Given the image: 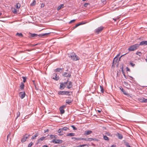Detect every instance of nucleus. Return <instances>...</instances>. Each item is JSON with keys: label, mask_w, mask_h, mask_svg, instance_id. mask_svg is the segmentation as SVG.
<instances>
[{"label": "nucleus", "mask_w": 147, "mask_h": 147, "mask_svg": "<svg viewBox=\"0 0 147 147\" xmlns=\"http://www.w3.org/2000/svg\"><path fill=\"white\" fill-rule=\"evenodd\" d=\"M67 84H68L67 88L68 89H70V88L72 87V83L70 81H68V83H67Z\"/></svg>", "instance_id": "9d476101"}, {"label": "nucleus", "mask_w": 147, "mask_h": 147, "mask_svg": "<svg viewBox=\"0 0 147 147\" xmlns=\"http://www.w3.org/2000/svg\"><path fill=\"white\" fill-rule=\"evenodd\" d=\"M38 134L37 133L34 136H32V139H35L36 137L38 136Z\"/></svg>", "instance_id": "5701e85b"}, {"label": "nucleus", "mask_w": 147, "mask_h": 147, "mask_svg": "<svg viewBox=\"0 0 147 147\" xmlns=\"http://www.w3.org/2000/svg\"><path fill=\"white\" fill-rule=\"evenodd\" d=\"M123 83H124V84H125V85H126V86H128V85L129 86V84H128L127 82H126L125 81Z\"/></svg>", "instance_id": "a18cd8bd"}, {"label": "nucleus", "mask_w": 147, "mask_h": 147, "mask_svg": "<svg viewBox=\"0 0 147 147\" xmlns=\"http://www.w3.org/2000/svg\"><path fill=\"white\" fill-rule=\"evenodd\" d=\"M51 77L53 79L56 81L58 80L59 79V77L57 76V74L56 73H54Z\"/></svg>", "instance_id": "6e6552de"}, {"label": "nucleus", "mask_w": 147, "mask_h": 147, "mask_svg": "<svg viewBox=\"0 0 147 147\" xmlns=\"http://www.w3.org/2000/svg\"><path fill=\"white\" fill-rule=\"evenodd\" d=\"M71 127H72L73 128V129L74 130L77 129V128L74 125H71Z\"/></svg>", "instance_id": "79ce46f5"}, {"label": "nucleus", "mask_w": 147, "mask_h": 147, "mask_svg": "<svg viewBox=\"0 0 147 147\" xmlns=\"http://www.w3.org/2000/svg\"><path fill=\"white\" fill-rule=\"evenodd\" d=\"M20 7V3H18L16 5V8L17 9H19Z\"/></svg>", "instance_id": "7c9ffc66"}, {"label": "nucleus", "mask_w": 147, "mask_h": 147, "mask_svg": "<svg viewBox=\"0 0 147 147\" xmlns=\"http://www.w3.org/2000/svg\"><path fill=\"white\" fill-rule=\"evenodd\" d=\"M33 144V143L32 142H31L28 145V147H31V146Z\"/></svg>", "instance_id": "58836bf2"}, {"label": "nucleus", "mask_w": 147, "mask_h": 147, "mask_svg": "<svg viewBox=\"0 0 147 147\" xmlns=\"http://www.w3.org/2000/svg\"><path fill=\"white\" fill-rule=\"evenodd\" d=\"M9 136H10V134H8L7 135V140L8 139V137H9Z\"/></svg>", "instance_id": "338daca9"}, {"label": "nucleus", "mask_w": 147, "mask_h": 147, "mask_svg": "<svg viewBox=\"0 0 147 147\" xmlns=\"http://www.w3.org/2000/svg\"><path fill=\"white\" fill-rule=\"evenodd\" d=\"M81 147H84L85 146H87V147H88V145H86V144H83V145H81Z\"/></svg>", "instance_id": "8fccbe9b"}, {"label": "nucleus", "mask_w": 147, "mask_h": 147, "mask_svg": "<svg viewBox=\"0 0 147 147\" xmlns=\"http://www.w3.org/2000/svg\"><path fill=\"white\" fill-rule=\"evenodd\" d=\"M73 100V99H71V98H70L69 99H67L66 100V103L68 104H69L70 103H71Z\"/></svg>", "instance_id": "2eb2a0df"}, {"label": "nucleus", "mask_w": 147, "mask_h": 147, "mask_svg": "<svg viewBox=\"0 0 147 147\" xmlns=\"http://www.w3.org/2000/svg\"><path fill=\"white\" fill-rule=\"evenodd\" d=\"M121 71L122 72V73L123 75L124 74H125L124 70L123 69V67H122V69L121 70Z\"/></svg>", "instance_id": "4d7b16f0"}, {"label": "nucleus", "mask_w": 147, "mask_h": 147, "mask_svg": "<svg viewBox=\"0 0 147 147\" xmlns=\"http://www.w3.org/2000/svg\"><path fill=\"white\" fill-rule=\"evenodd\" d=\"M117 57H116L113 60V64L115 62H116L117 61Z\"/></svg>", "instance_id": "c9c22d12"}, {"label": "nucleus", "mask_w": 147, "mask_h": 147, "mask_svg": "<svg viewBox=\"0 0 147 147\" xmlns=\"http://www.w3.org/2000/svg\"><path fill=\"white\" fill-rule=\"evenodd\" d=\"M102 1L103 3L104 4H106V1Z\"/></svg>", "instance_id": "13d9d810"}, {"label": "nucleus", "mask_w": 147, "mask_h": 147, "mask_svg": "<svg viewBox=\"0 0 147 147\" xmlns=\"http://www.w3.org/2000/svg\"><path fill=\"white\" fill-rule=\"evenodd\" d=\"M17 116L16 118L17 119L20 115V113L19 111H18L17 113Z\"/></svg>", "instance_id": "ea45409f"}, {"label": "nucleus", "mask_w": 147, "mask_h": 147, "mask_svg": "<svg viewBox=\"0 0 147 147\" xmlns=\"http://www.w3.org/2000/svg\"><path fill=\"white\" fill-rule=\"evenodd\" d=\"M22 78L23 80V81L24 82H26L27 77H22Z\"/></svg>", "instance_id": "473e14b6"}, {"label": "nucleus", "mask_w": 147, "mask_h": 147, "mask_svg": "<svg viewBox=\"0 0 147 147\" xmlns=\"http://www.w3.org/2000/svg\"><path fill=\"white\" fill-rule=\"evenodd\" d=\"M89 4L88 3H85L84 5V6L85 7H86Z\"/></svg>", "instance_id": "de8ad7c7"}, {"label": "nucleus", "mask_w": 147, "mask_h": 147, "mask_svg": "<svg viewBox=\"0 0 147 147\" xmlns=\"http://www.w3.org/2000/svg\"><path fill=\"white\" fill-rule=\"evenodd\" d=\"M84 24V23H79L77 24L75 26H74V27H73V30L76 28H77V27L78 26H79L80 25H82Z\"/></svg>", "instance_id": "6ab92c4d"}, {"label": "nucleus", "mask_w": 147, "mask_h": 147, "mask_svg": "<svg viewBox=\"0 0 147 147\" xmlns=\"http://www.w3.org/2000/svg\"><path fill=\"white\" fill-rule=\"evenodd\" d=\"M119 88L120 90H121V91L123 92V93L125 95H127V94L126 92L123 89V88L122 87H119Z\"/></svg>", "instance_id": "f3484780"}, {"label": "nucleus", "mask_w": 147, "mask_h": 147, "mask_svg": "<svg viewBox=\"0 0 147 147\" xmlns=\"http://www.w3.org/2000/svg\"><path fill=\"white\" fill-rule=\"evenodd\" d=\"M50 34V33H44L42 34H39L38 35L39 37H42L43 36H45L46 35H47L48 34Z\"/></svg>", "instance_id": "a211bd4d"}, {"label": "nucleus", "mask_w": 147, "mask_h": 147, "mask_svg": "<svg viewBox=\"0 0 147 147\" xmlns=\"http://www.w3.org/2000/svg\"><path fill=\"white\" fill-rule=\"evenodd\" d=\"M116 136L120 139H121L123 138L122 135L118 133H117V134H116Z\"/></svg>", "instance_id": "ddd939ff"}, {"label": "nucleus", "mask_w": 147, "mask_h": 147, "mask_svg": "<svg viewBox=\"0 0 147 147\" xmlns=\"http://www.w3.org/2000/svg\"><path fill=\"white\" fill-rule=\"evenodd\" d=\"M16 36H18L20 37H22L23 36V35L21 33H17L16 34Z\"/></svg>", "instance_id": "bb28decb"}, {"label": "nucleus", "mask_w": 147, "mask_h": 147, "mask_svg": "<svg viewBox=\"0 0 147 147\" xmlns=\"http://www.w3.org/2000/svg\"><path fill=\"white\" fill-rule=\"evenodd\" d=\"M64 7V5L63 4H61L58 6L57 8V10H59L63 8Z\"/></svg>", "instance_id": "4be33fe9"}, {"label": "nucleus", "mask_w": 147, "mask_h": 147, "mask_svg": "<svg viewBox=\"0 0 147 147\" xmlns=\"http://www.w3.org/2000/svg\"><path fill=\"white\" fill-rule=\"evenodd\" d=\"M36 3V1L35 0L33 1V2L31 4V5H34Z\"/></svg>", "instance_id": "37998d69"}, {"label": "nucleus", "mask_w": 147, "mask_h": 147, "mask_svg": "<svg viewBox=\"0 0 147 147\" xmlns=\"http://www.w3.org/2000/svg\"><path fill=\"white\" fill-rule=\"evenodd\" d=\"M136 54L139 55V56H140L142 55V53L140 52H137L136 53Z\"/></svg>", "instance_id": "a19ab883"}, {"label": "nucleus", "mask_w": 147, "mask_h": 147, "mask_svg": "<svg viewBox=\"0 0 147 147\" xmlns=\"http://www.w3.org/2000/svg\"><path fill=\"white\" fill-rule=\"evenodd\" d=\"M30 36L32 37H38L39 35L34 33H30Z\"/></svg>", "instance_id": "aec40b11"}, {"label": "nucleus", "mask_w": 147, "mask_h": 147, "mask_svg": "<svg viewBox=\"0 0 147 147\" xmlns=\"http://www.w3.org/2000/svg\"><path fill=\"white\" fill-rule=\"evenodd\" d=\"M92 133V131L91 130L86 131L84 132V135L85 136H87L90 134Z\"/></svg>", "instance_id": "9b49d317"}, {"label": "nucleus", "mask_w": 147, "mask_h": 147, "mask_svg": "<svg viewBox=\"0 0 147 147\" xmlns=\"http://www.w3.org/2000/svg\"><path fill=\"white\" fill-rule=\"evenodd\" d=\"M24 86V84L23 82H21V85L20 86V88L22 90H23Z\"/></svg>", "instance_id": "b1692460"}, {"label": "nucleus", "mask_w": 147, "mask_h": 147, "mask_svg": "<svg viewBox=\"0 0 147 147\" xmlns=\"http://www.w3.org/2000/svg\"><path fill=\"white\" fill-rule=\"evenodd\" d=\"M68 82V79L67 80V82H64V83H60V89L61 90H63L65 87L67 83Z\"/></svg>", "instance_id": "7ed1b4c3"}, {"label": "nucleus", "mask_w": 147, "mask_h": 147, "mask_svg": "<svg viewBox=\"0 0 147 147\" xmlns=\"http://www.w3.org/2000/svg\"><path fill=\"white\" fill-rule=\"evenodd\" d=\"M51 142H53L54 143L56 144H61L62 143L63 141L61 140L54 139H53L52 141Z\"/></svg>", "instance_id": "423d86ee"}, {"label": "nucleus", "mask_w": 147, "mask_h": 147, "mask_svg": "<svg viewBox=\"0 0 147 147\" xmlns=\"http://www.w3.org/2000/svg\"><path fill=\"white\" fill-rule=\"evenodd\" d=\"M144 102L147 103V99H145L144 98Z\"/></svg>", "instance_id": "603ef678"}, {"label": "nucleus", "mask_w": 147, "mask_h": 147, "mask_svg": "<svg viewBox=\"0 0 147 147\" xmlns=\"http://www.w3.org/2000/svg\"><path fill=\"white\" fill-rule=\"evenodd\" d=\"M129 77H130V78H129V79L131 80H132L133 79V78L131 76H129Z\"/></svg>", "instance_id": "680f3d73"}, {"label": "nucleus", "mask_w": 147, "mask_h": 147, "mask_svg": "<svg viewBox=\"0 0 147 147\" xmlns=\"http://www.w3.org/2000/svg\"><path fill=\"white\" fill-rule=\"evenodd\" d=\"M83 138H76V140L78 141H80L83 140Z\"/></svg>", "instance_id": "f704fd0d"}, {"label": "nucleus", "mask_w": 147, "mask_h": 147, "mask_svg": "<svg viewBox=\"0 0 147 147\" xmlns=\"http://www.w3.org/2000/svg\"><path fill=\"white\" fill-rule=\"evenodd\" d=\"M144 98H141L139 99V101L142 102H144Z\"/></svg>", "instance_id": "e433bc0d"}, {"label": "nucleus", "mask_w": 147, "mask_h": 147, "mask_svg": "<svg viewBox=\"0 0 147 147\" xmlns=\"http://www.w3.org/2000/svg\"><path fill=\"white\" fill-rule=\"evenodd\" d=\"M126 69H127V71H130V69L128 68V67H126Z\"/></svg>", "instance_id": "bf43d9fd"}, {"label": "nucleus", "mask_w": 147, "mask_h": 147, "mask_svg": "<svg viewBox=\"0 0 147 147\" xmlns=\"http://www.w3.org/2000/svg\"><path fill=\"white\" fill-rule=\"evenodd\" d=\"M58 132L60 134H59L60 135H63L64 133L62 129H59L58 130Z\"/></svg>", "instance_id": "dca6fc26"}, {"label": "nucleus", "mask_w": 147, "mask_h": 147, "mask_svg": "<svg viewBox=\"0 0 147 147\" xmlns=\"http://www.w3.org/2000/svg\"><path fill=\"white\" fill-rule=\"evenodd\" d=\"M45 138V137H41L40 138H39L38 140V142H40L42 141L43 140H44Z\"/></svg>", "instance_id": "cd10ccee"}, {"label": "nucleus", "mask_w": 147, "mask_h": 147, "mask_svg": "<svg viewBox=\"0 0 147 147\" xmlns=\"http://www.w3.org/2000/svg\"><path fill=\"white\" fill-rule=\"evenodd\" d=\"M93 140V138H88V141H92Z\"/></svg>", "instance_id": "49530a36"}, {"label": "nucleus", "mask_w": 147, "mask_h": 147, "mask_svg": "<svg viewBox=\"0 0 147 147\" xmlns=\"http://www.w3.org/2000/svg\"><path fill=\"white\" fill-rule=\"evenodd\" d=\"M25 93L24 91L23 92H21L19 93V95L21 99H23L25 97Z\"/></svg>", "instance_id": "1a4fd4ad"}, {"label": "nucleus", "mask_w": 147, "mask_h": 147, "mask_svg": "<svg viewBox=\"0 0 147 147\" xmlns=\"http://www.w3.org/2000/svg\"><path fill=\"white\" fill-rule=\"evenodd\" d=\"M104 28V27L102 26H100V27H98L95 30V33L97 34H99L100 32L102 31Z\"/></svg>", "instance_id": "20e7f679"}, {"label": "nucleus", "mask_w": 147, "mask_h": 147, "mask_svg": "<svg viewBox=\"0 0 147 147\" xmlns=\"http://www.w3.org/2000/svg\"><path fill=\"white\" fill-rule=\"evenodd\" d=\"M129 64L131 65V66L133 67H134L135 65V64L133 63L131 61L130 62Z\"/></svg>", "instance_id": "4c0bfd02"}, {"label": "nucleus", "mask_w": 147, "mask_h": 147, "mask_svg": "<svg viewBox=\"0 0 147 147\" xmlns=\"http://www.w3.org/2000/svg\"><path fill=\"white\" fill-rule=\"evenodd\" d=\"M58 94L59 95H70L72 94V92H68L67 91H59L58 92Z\"/></svg>", "instance_id": "f03ea898"}, {"label": "nucleus", "mask_w": 147, "mask_h": 147, "mask_svg": "<svg viewBox=\"0 0 147 147\" xmlns=\"http://www.w3.org/2000/svg\"><path fill=\"white\" fill-rule=\"evenodd\" d=\"M75 136V134L73 133H71L67 134L66 136Z\"/></svg>", "instance_id": "412c9836"}, {"label": "nucleus", "mask_w": 147, "mask_h": 147, "mask_svg": "<svg viewBox=\"0 0 147 147\" xmlns=\"http://www.w3.org/2000/svg\"><path fill=\"white\" fill-rule=\"evenodd\" d=\"M60 112L61 114L64 113L65 112V111L63 108H60Z\"/></svg>", "instance_id": "393cba45"}, {"label": "nucleus", "mask_w": 147, "mask_h": 147, "mask_svg": "<svg viewBox=\"0 0 147 147\" xmlns=\"http://www.w3.org/2000/svg\"><path fill=\"white\" fill-rule=\"evenodd\" d=\"M68 129L69 128L66 127H64L62 128V129L63 131H67Z\"/></svg>", "instance_id": "72a5a7b5"}, {"label": "nucleus", "mask_w": 147, "mask_h": 147, "mask_svg": "<svg viewBox=\"0 0 147 147\" xmlns=\"http://www.w3.org/2000/svg\"><path fill=\"white\" fill-rule=\"evenodd\" d=\"M76 138L75 137H72L71 138V139L73 140H74V141L76 140Z\"/></svg>", "instance_id": "052dcab7"}, {"label": "nucleus", "mask_w": 147, "mask_h": 147, "mask_svg": "<svg viewBox=\"0 0 147 147\" xmlns=\"http://www.w3.org/2000/svg\"><path fill=\"white\" fill-rule=\"evenodd\" d=\"M62 71V69L60 68H58L56 69H55L54 70V71L55 72H61Z\"/></svg>", "instance_id": "4468645a"}, {"label": "nucleus", "mask_w": 147, "mask_h": 147, "mask_svg": "<svg viewBox=\"0 0 147 147\" xmlns=\"http://www.w3.org/2000/svg\"><path fill=\"white\" fill-rule=\"evenodd\" d=\"M103 138L105 140H109V138L106 136H104Z\"/></svg>", "instance_id": "c756f323"}, {"label": "nucleus", "mask_w": 147, "mask_h": 147, "mask_svg": "<svg viewBox=\"0 0 147 147\" xmlns=\"http://www.w3.org/2000/svg\"><path fill=\"white\" fill-rule=\"evenodd\" d=\"M100 91L102 93H103L104 92V89L103 87L102 86H100Z\"/></svg>", "instance_id": "2f4dec72"}, {"label": "nucleus", "mask_w": 147, "mask_h": 147, "mask_svg": "<svg viewBox=\"0 0 147 147\" xmlns=\"http://www.w3.org/2000/svg\"><path fill=\"white\" fill-rule=\"evenodd\" d=\"M49 131V130L48 129H47L46 130H45L44 132L45 133H46V132H48V131Z\"/></svg>", "instance_id": "69168bd1"}, {"label": "nucleus", "mask_w": 147, "mask_h": 147, "mask_svg": "<svg viewBox=\"0 0 147 147\" xmlns=\"http://www.w3.org/2000/svg\"><path fill=\"white\" fill-rule=\"evenodd\" d=\"M93 140L94 141H99V140L97 138H93Z\"/></svg>", "instance_id": "09e8293b"}, {"label": "nucleus", "mask_w": 147, "mask_h": 147, "mask_svg": "<svg viewBox=\"0 0 147 147\" xmlns=\"http://www.w3.org/2000/svg\"><path fill=\"white\" fill-rule=\"evenodd\" d=\"M139 45H147V41L144 40L140 42Z\"/></svg>", "instance_id": "f8f14e48"}, {"label": "nucleus", "mask_w": 147, "mask_h": 147, "mask_svg": "<svg viewBox=\"0 0 147 147\" xmlns=\"http://www.w3.org/2000/svg\"><path fill=\"white\" fill-rule=\"evenodd\" d=\"M125 146L127 147H131V146L129 145V143L126 142L125 144Z\"/></svg>", "instance_id": "c03bdc74"}, {"label": "nucleus", "mask_w": 147, "mask_h": 147, "mask_svg": "<svg viewBox=\"0 0 147 147\" xmlns=\"http://www.w3.org/2000/svg\"><path fill=\"white\" fill-rule=\"evenodd\" d=\"M83 140H85V141H88V139H86V138H83Z\"/></svg>", "instance_id": "e2e57ef3"}, {"label": "nucleus", "mask_w": 147, "mask_h": 147, "mask_svg": "<svg viewBox=\"0 0 147 147\" xmlns=\"http://www.w3.org/2000/svg\"><path fill=\"white\" fill-rule=\"evenodd\" d=\"M68 74V73L67 72H64L63 74L62 75L63 76L65 77H67V74Z\"/></svg>", "instance_id": "c85d7f7f"}, {"label": "nucleus", "mask_w": 147, "mask_h": 147, "mask_svg": "<svg viewBox=\"0 0 147 147\" xmlns=\"http://www.w3.org/2000/svg\"><path fill=\"white\" fill-rule=\"evenodd\" d=\"M76 21V20H71L69 22V24H70L72 22H74L75 21Z\"/></svg>", "instance_id": "3c124183"}, {"label": "nucleus", "mask_w": 147, "mask_h": 147, "mask_svg": "<svg viewBox=\"0 0 147 147\" xmlns=\"http://www.w3.org/2000/svg\"><path fill=\"white\" fill-rule=\"evenodd\" d=\"M118 19H119L118 18H117L115 19L113 18V20H114L115 21H116Z\"/></svg>", "instance_id": "0e129e2a"}, {"label": "nucleus", "mask_w": 147, "mask_h": 147, "mask_svg": "<svg viewBox=\"0 0 147 147\" xmlns=\"http://www.w3.org/2000/svg\"><path fill=\"white\" fill-rule=\"evenodd\" d=\"M123 76H124V77H125V78L126 79H127V78H126V76H125V74H124L123 75Z\"/></svg>", "instance_id": "774afa93"}, {"label": "nucleus", "mask_w": 147, "mask_h": 147, "mask_svg": "<svg viewBox=\"0 0 147 147\" xmlns=\"http://www.w3.org/2000/svg\"><path fill=\"white\" fill-rule=\"evenodd\" d=\"M71 59L74 61H77L80 58L75 53L73 55H71L70 56Z\"/></svg>", "instance_id": "39448f33"}, {"label": "nucleus", "mask_w": 147, "mask_h": 147, "mask_svg": "<svg viewBox=\"0 0 147 147\" xmlns=\"http://www.w3.org/2000/svg\"><path fill=\"white\" fill-rule=\"evenodd\" d=\"M57 136L56 135H50V137L51 138H55L56 139L57 138Z\"/></svg>", "instance_id": "a878e982"}, {"label": "nucleus", "mask_w": 147, "mask_h": 147, "mask_svg": "<svg viewBox=\"0 0 147 147\" xmlns=\"http://www.w3.org/2000/svg\"><path fill=\"white\" fill-rule=\"evenodd\" d=\"M139 46V44H135L130 46L128 49L129 51H134L138 49Z\"/></svg>", "instance_id": "f257e3e1"}, {"label": "nucleus", "mask_w": 147, "mask_h": 147, "mask_svg": "<svg viewBox=\"0 0 147 147\" xmlns=\"http://www.w3.org/2000/svg\"><path fill=\"white\" fill-rule=\"evenodd\" d=\"M13 13H17V11L16 9H14V11H13Z\"/></svg>", "instance_id": "864d4df0"}, {"label": "nucleus", "mask_w": 147, "mask_h": 147, "mask_svg": "<svg viewBox=\"0 0 147 147\" xmlns=\"http://www.w3.org/2000/svg\"><path fill=\"white\" fill-rule=\"evenodd\" d=\"M30 136L29 135H28L27 134H26L24 135L22 139H21V141L22 142H24L25 141H26V139L28 138L29 136Z\"/></svg>", "instance_id": "0eeeda50"}, {"label": "nucleus", "mask_w": 147, "mask_h": 147, "mask_svg": "<svg viewBox=\"0 0 147 147\" xmlns=\"http://www.w3.org/2000/svg\"><path fill=\"white\" fill-rule=\"evenodd\" d=\"M67 77H68L69 78H70L71 76V73H68L67 74Z\"/></svg>", "instance_id": "5fc2aeb1"}, {"label": "nucleus", "mask_w": 147, "mask_h": 147, "mask_svg": "<svg viewBox=\"0 0 147 147\" xmlns=\"http://www.w3.org/2000/svg\"><path fill=\"white\" fill-rule=\"evenodd\" d=\"M66 107V106L65 105H63L62 106H61L60 108H63V109L65 108Z\"/></svg>", "instance_id": "6e6d98bb"}]
</instances>
